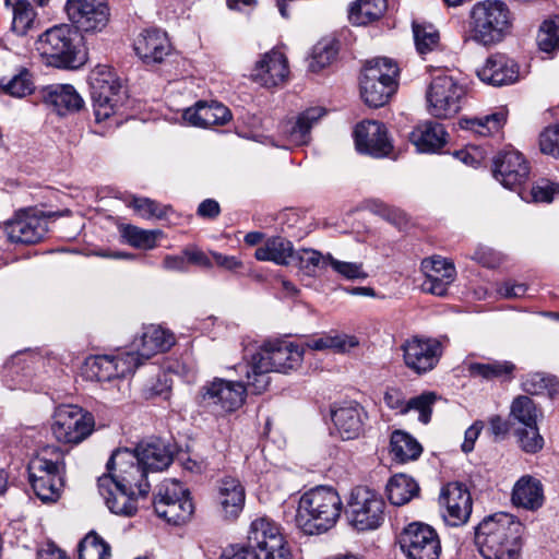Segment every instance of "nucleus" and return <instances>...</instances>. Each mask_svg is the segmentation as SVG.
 Returning <instances> with one entry per match:
<instances>
[{"instance_id": "obj_1", "label": "nucleus", "mask_w": 559, "mask_h": 559, "mask_svg": "<svg viewBox=\"0 0 559 559\" xmlns=\"http://www.w3.org/2000/svg\"><path fill=\"white\" fill-rule=\"evenodd\" d=\"M304 360V347L287 341L265 343L252 355L250 362L240 366L254 394H261L270 384L269 373L297 370Z\"/></svg>"}, {"instance_id": "obj_2", "label": "nucleus", "mask_w": 559, "mask_h": 559, "mask_svg": "<svg viewBox=\"0 0 559 559\" xmlns=\"http://www.w3.org/2000/svg\"><path fill=\"white\" fill-rule=\"evenodd\" d=\"M523 525L509 513L485 518L476 527L475 543L484 559H518Z\"/></svg>"}, {"instance_id": "obj_3", "label": "nucleus", "mask_w": 559, "mask_h": 559, "mask_svg": "<svg viewBox=\"0 0 559 559\" xmlns=\"http://www.w3.org/2000/svg\"><path fill=\"white\" fill-rule=\"evenodd\" d=\"M342 509V499L334 488L318 486L300 497L296 525L308 535L325 533L335 526Z\"/></svg>"}, {"instance_id": "obj_4", "label": "nucleus", "mask_w": 559, "mask_h": 559, "mask_svg": "<svg viewBox=\"0 0 559 559\" xmlns=\"http://www.w3.org/2000/svg\"><path fill=\"white\" fill-rule=\"evenodd\" d=\"M511 26L508 5L499 0L477 2L469 11L466 40L490 46L503 39Z\"/></svg>"}, {"instance_id": "obj_5", "label": "nucleus", "mask_w": 559, "mask_h": 559, "mask_svg": "<svg viewBox=\"0 0 559 559\" xmlns=\"http://www.w3.org/2000/svg\"><path fill=\"white\" fill-rule=\"evenodd\" d=\"M64 454L58 448H44L28 464L29 483L43 502H53L63 487Z\"/></svg>"}, {"instance_id": "obj_6", "label": "nucleus", "mask_w": 559, "mask_h": 559, "mask_svg": "<svg viewBox=\"0 0 559 559\" xmlns=\"http://www.w3.org/2000/svg\"><path fill=\"white\" fill-rule=\"evenodd\" d=\"M36 50L46 64L55 68L75 69L83 63L78 32L68 24L45 31L36 41Z\"/></svg>"}, {"instance_id": "obj_7", "label": "nucleus", "mask_w": 559, "mask_h": 559, "mask_svg": "<svg viewBox=\"0 0 559 559\" xmlns=\"http://www.w3.org/2000/svg\"><path fill=\"white\" fill-rule=\"evenodd\" d=\"M399 67L388 58L369 61L360 78V91L365 103L370 107L385 105L397 90Z\"/></svg>"}, {"instance_id": "obj_8", "label": "nucleus", "mask_w": 559, "mask_h": 559, "mask_svg": "<svg viewBox=\"0 0 559 559\" xmlns=\"http://www.w3.org/2000/svg\"><path fill=\"white\" fill-rule=\"evenodd\" d=\"M88 80L95 119L100 122L116 114L123 104L124 93L116 73L107 66H97Z\"/></svg>"}, {"instance_id": "obj_9", "label": "nucleus", "mask_w": 559, "mask_h": 559, "mask_svg": "<svg viewBox=\"0 0 559 559\" xmlns=\"http://www.w3.org/2000/svg\"><path fill=\"white\" fill-rule=\"evenodd\" d=\"M107 474L114 483L122 488L135 490L138 496L146 497L151 485L148 471L139 462L138 456L129 449H117L106 464Z\"/></svg>"}, {"instance_id": "obj_10", "label": "nucleus", "mask_w": 559, "mask_h": 559, "mask_svg": "<svg viewBox=\"0 0 559 559\" xmlns=\"http://www.w3.org/2000/svg\"><path fill=\"white\" fill-rule=\"evenodd\" d=\"M247 389L251 390L248 380L241 382L215 378L200 389L198 402L213 414L224 415L242 405Z\"/></svg>"}, {"instance_id": "obj_11", "label": "nucleus", "mask_w": 559, "mask_h": 559, "mask_svg": "<svg viewBox=\"0 0 559 559\" xmlns=\"http://www.w3.org/2000/svg\"><path fill=\"white\" fill-rule=\"evenodd\" d=\"M426 98L428 110L433 117L450 118L461 110L466 98V87L452 75H437L427 88Z\"/></svg>"}, {"instance_id": "obj_12", "label": "nucleus", "mask_w": 559, "mask_h": 559, "mask_svg": "<svg viewBox=\"0 0 559 559\" xmlns=\"http://www.w3.org/2000/svg\"><path fill=\"white\" fill-rule=\"evenodd\" d=\"M384 501L367 487H356L347 503V519L357 531L377 530L384 521Z\"/></svg>"}, {"instance_id": "obj_13", "label": "nucleus", "mask_w": 559, "mask_h": 559, "mask_svg": "<svg viewBox=\"0 0 559 559\" xmlns=\"http://www.w3.org/2000/svg\"><path fill=\"white\" fill-rule=\"evenodd\" d=\"M154 510L168 523L180 525L191 518L194 507L188 490L179 481L168 479L158 487Z\"/></svg>"}, {"instance_id": "obj_14", "label": "nucleus", "mask_w": 559, "mask_h": 559, "mask_svg": "<svg viewBox=\"0 0 559 559\" xmlns=\"http://www.w3.org/2000/svg\"><path fill=\"white\" fill-rule=\"evenodd\" d=\"M94 417L74 405H62L53 415L51 432L58 442L79 444L94 430Z\"/></svg>"}, {"instance_id": "obj_15", "label": "nucleus", "mask_w": 559, "mask_h": 559, "mask_svg": "<svg viewBox=\"0 0 559 559\" xmlns=\"http://www.w3.org/2000/svg\"><path fill=\"white\" fill-rule=\"evenodd\" d=\"M402 552L407 559H439L441 544L433 527L420 522L408 524L399 536Z\"/></svg>"}, {"instance_id": "obj_16", "label": "nucleus", "mask_w": 559, "mask_h": 559, "mask_svg": "<svg viewBox=\"0 0 559 559\" xmlns=\"http://www.w3.org/2000/svg\"><path fill=\"white\" fill-rule=\"evenodd\" d=\"M66 12L75 31L84 33L102 32L110 16L106 0H68Z\"/></svg>"}, {"instance_id": "obj_17", "label": "nucleus", "mask_w": 559, "mask_h": 559, "mask_svg": "<svg viewBox=\"0 0 559 559\" xmlns=\"http://www.w3.org/2000/svg\"><path fill=\"white\" fill-rule=\"evenodd\" d=\"M138 368V357L133 352H123L117 356L100 355L86 360L85 373L91 380L110 382L132 373Z\"/></svg>"}, {"instance_id": "obj_18", "label": "nucleus", "mask_w": 559, "mask_h": 559, "mask_svg": "<svg viewBox=\"0 0 559 559\" xmlns=\"http://www.w3.org/2000/svg\"><path fill=\"white\" fill-rule=\"evenodd\" d=\"M401 348L405 366L417 374L431 371L442 355L441 343L431 337L413 336Z\"/></svg>"}, {"instance_id": "obj_19", "label": "nucleus", "mask_w": 559, "mask_h": 559, "mask_svg": "<svg viewBox=\"0 0 559 559\" xmlns=\"http://www.w3.org/2000/svg\"><path fill=\"white\" fill-rule=\"evenodd\" d=\"M511 416L525 426L518 433L521 448L528 453L539 451L544 445V439L538 432V409L533 400L524 395L514 399L511 405Z\"/></svg>"}, {"instance_id": "obj_20", "label": "nucleus", "mask_w": 559, "mask_h": 559, "mask_svg": "<svg viewBox=\"0 0 559 559\" xmlns=\"http://www.w3.org/2000/svg\"><path fill=\"white\" fill-rule=\"evenodd\" d=\"M438 396L433 392H424L420 395L406 400L405 392L395 386L388 388L384 392V404L394 411L396 415H406L411 411L418 412V420L427 425L431 420L432 407Z\"/></svg>"}, {"instance_id": "obj_21", "label": "nucleus", "mask_w": 559, "mask_h": 559, "mask_svg": "<svg viewBox=\"0 0 559 559\" xmlns=\"http://www.w3.org/2000/svg\"><path fill=\"white\" fill-rule=\"evenodd\" d=\"M440 503L445 508L443 519L451 526L465 524L472 513V497L462 483H449L444 486Z\"/></svg>"}, {"instance_id": "obj_22", "label": "nucleus", "mask_w": 559, "mask_h": 559, "mask_svg": "<svg viewBox=\"0 0 559 559\" xmlns=\"http://www.w3.org/2000/svg\"><path fill=\"white\" fill-rule=\"evenodd\" d=\"M492 173L503 187L514 189L527 180L530 167L522 153L509 150L495 157Z\"/></svg>"}, {"instance_id": "obj_23", "label": "nucleus", "mask_w": 559, "mask_h": 559, "mask_svg": "<svg viewBox=\"0 0 559 559\" xmlns=\"http://www.w3.org/2000/svg\"><path fill=\"white\" fill-rule=\"evenodd\" d=\"M355 144L360 153L373 157L388 156L392 150L385 126L373 120L357 124L355 129Z\"/></svg>"}, {"instance_id": "obj_24", "label": "nucleus", "mask_w": 559, "mask_h": 559, "mask_svg": "<svg viewBox=\"0 0 559 559\" xmlns=\"http://www.w3.org/2000/svg\"><path fill=\"white\" fill-rule=\"evenodd\" d=\"M331 417L334 432L343 440H354L364 431L367 413L359 403L349 401L332 409Z\"/></svg>"}, {"instance_id": "obj_25", "label": "nucleus", "mask_w": 559, "mask_h": 559, "mask_svg": "<svg viewBox=\"0 0 559 559\" xmlns=\"http://www.w3.org/2000/svg\"><path fill=\"white\" fill-rule=\"evenodd\" d=\"M5 229L12 242L36 243L44 238L48 230L47 219L31 211H22L7 224Z\"/></svg>"}, {"instance_id": "obj_26", "label": "nucleus", "mask_w": 559, "mask_h": 559, "mask_svg": "<svg viewBox=\"0 0 559 559\" xmlns=\"http://www.w3.org/2000/svg\"><path fill=\"white\" fill-rule=\"evenodd\" d=\"M421 271L425 274L423 289L436 296H444L456 276L453 263L440 257L424 259Z\"/></svg>"}, {"instance_id": "obj_27", "label": "nucleus", "mask_w": 559, "mask_h": 559, "mask_svg": "<svg viewBox=\"0 0 559 559\" xmlns=\"http://www.w3.org/2000/svg\"><path fill=\"white\" fill-rule=\"evenodd\" d=\"M98 490L111 513L121 516H133L138 511V496L135 490L122 488L110 477L98 478Z\"/></svg>"}, {"instance_id": "obj_28", "label": "nucleus", "mask_w": 559, "mask_h": 559, "mask_svg": "<svg viewBox=\"0 0 559 559\" xmlns=\"http://www.w3.org/2000/svg\"><path fill=\"white\" fill-rule=\"evenodd\" d=\"M131 451L150 473L166 469L175 454L174 447L160 438L142 441Z\"/></svg>"}, {"instance_id": "obj_29", "label": "nucleus", "mask_w": 559, "mask_h": 559, "mask_svg": "<svg viewBox=\"0 0 559 559\" xmlns=\"http://www.w3.org/2000/svg\"><path fill=\"white\" fill-rule=\"evenodd\" d=\"M326 114L323 107H311L300 112L295 121H287L281 126V134L288 145L301 146L311 140V129Z\"/></svg>"}, {"instance_id": "obj_30", "label": "nucleus", "mask_w": 559, "mask_h": 559, "mask_svg": "<svg viewBox=\"0 0 559 559\" xmlns=\"http://www.w3.org/2000/svg\"><path fill=\"white\" fill-rule=\"evenodd\" d=\"M285 544L280 526L270 519L259 518L252 521L247 536V545L243 547L255 552L258 550L265 552L270 549H281V546Z\"/></svg>"}, {"instance_id": "obj_31", "label": "nucleus", "mask_w": 559, "mask_h": 559, "mask_svg": "<svg viewBox=\"0 0 559 559\" xmlns=\"http://www.w3.org/2000/svg\"><path fill=\"white\" fill-rule=\"evenodd\" d=\"M288 75L287 59L280 50H271L262 56L252 70V79L265 87L277 86Z\"/></svg>"}, {"instance_id": "obj_32", "label": "nucleus", "mask_w": 559, "mask_h": 559, "mask_svg": "<svg viewBox=\"0 0 559 559\" xmlns=\"http://www.w3.org/2000/svg\"><path fill=\"white\" fill-rule=\"evenodd\" d=\"M175 344L173 333L158 325H148L143 328V332L139 338L133 341L132 350L138 357V367L143 359H148L157 353L168 350Z\"/></svg>"}, {"instance_id": "obj_33", "label": "nucleus", "mask_w": 559, "mask_h": 559, "mask_svg": "<svg viewBox=\"0 0 559 559\" xmlns=\"http://www.w3.org/2000/svg\"><path fill=\"white\" fill-rule=\"evenodd\" d=\"M477 76L485 83L502 86L514 83L519 76L516 63L502 53L491 55L477 70Z\"/></svg>"}, {"instance_id": "obj_34", "label": "nucleus", "mask_w": 559, "mask_h": 559, "mask_svg": "<svg viewBox=\"0 0 559 559\" xmlns=\"http://www.w3.org/2000/svg\"><path fill=\"white\" fill-rule=\"evenodd\" d=\"M134 50L143 62L158 63L168 56L170 43L166 33L159 29H146L134 41Z\"/></svg>"}, {"instance_id": "obj_35", "label": "nucleus", "mask_w": 559, "mask_h": 559, "mask_svg": "<svg viewBox=\"0 0 559 559\" xmlns=\"http://www.w3.org/2000/svg\"><path fill=\"white\" fill-rule=\"evenodd\" d=\"M182 117L193 127L209 128L226 124L230 120L231 114L223 104L199 102L194 107L186 109Z\"/></svg>"}, {"instance_id": "obj_36", "label": "nucleus", "mask_w": 559, "mask_h": 559, "mask_svg": "<svg viewBox=\"0 0 559 559\" xmlns=\"http://www.w3.org/2000/svg\"><path fill=\"white\" fill-rule=\"evenodd\" d=\"M43 99L46 105L52 107L58 115L79 110L83 99L72 85L56 84L49 85L43 91Z\"/></svg>"}, {"instance_id": "obj_37", "label": "nucleus", "mask_w": 559, "mask_h": 559, "mask_svg": "<svg viewBox=\"0 0 559 559\" xmlns=\"http://www.w3.org/2000/svg\"><path fill=\"white\" fill-rule=\"evenodd\" d=\"M465 368L468 376L485 381H510L516 369L509 360L488 359L486 361H466Z\"/></svg>"}, {"instance_id": "obj_38", "label": "nucleus", "mask_w": 559, "mask_h": 559, "mask_svg": "<svg viewBox=\"0 0 559 559\" xmlns=\"http://www.w3.org/2000/svg\"><path fill=\"white\" fill-rule=\"evenodd\" d=\"M544 488L542 483L530 476H522L512 490V502L516 507L535 511L544 504Z\"/></svg>"}, {"instance_id": "obj_39", "label": "nucleus", "mask_w": 559, "mask_h": 559, "mask_svg": "<svg viewBox=\"0 0 559 559\" xmlns=\"http://www.w3.org/2000/svg\"><path fill=\"white\" fill-rule=\"evenodd\" d=\"M218 501L225 519H236L245 506V489L234 477H225L218 487Z\"/></svg>"}, {"instance_id": "obj_40", "label": "nucleus", "mask_w": 559, "mask_h": 559, "mask_svg": "<svg viewBox=\"0 0 559 559\" xmlns=\"http://www.w3.org/2000/svg\"><path fill=\"white\" fill-rule=\"evenodd\" d=\"M447 135L441 123L427 121L413 130L411 141L419 152L430 153L437 152L445 144Z\"/></svg>"}, {"instance_id": "obj_41", "label": "nucleus", "mask_w": 559, "mask_h": 559, "mask_svg": "<svg viewBox=\"0 0 559 559\" xmlns=\"http://www.w3.org/2000/svg\"><path fill=\"white\" fill-rule=\"evenodd\" d=\"M358 345L359 340L355 335L330 332L307 340L302 345H300V347H304V352L306 349L317 352L333 350L337 354H345Z\"/></svg>"}, {"instance_id": "obj_42", "label": "nucleus", "mask_w": 559, "mask_h": 559, "mask_svg": "<svg viewBox=\"0 0 559 559\" xmlns=\"http://www.w3.org/2000/svg\"><path fill=\"white\" fill-rule=\"evenodd\" d=\"M294 254L293 242L276 236L269 238L261 247L257 248L254 258L258 261H271L277 265H288Z\"/></svg>"}, {"instance_id": "obj_43", "label": "nucleus", "mask_w": 559, "mask_h": 559, "mask_svg": "<svg viewBox=\"0 0 559 559\" xmlns=\"http://www.w3.org/2000/svg\"><path fill=\"white\" fill-rule=\"evenodd\" d=\"M391 454L400 463L417 460L421 452V444L408 432L395 430L390 440Z\"/></svg>"}, {"instance_id": "obj_44", "label": "nucleus", "mask_w": 559, "mask_h": 559, "mask_svg": "<svg viewBox=\"0 0 559 559\" xmlns=\"http://www.w3.org/2000/svg\"><path fill=\"white\" fill-rule=\"evenodd\" d=\"M507 121V112L500 109L491 115L475 118H461L460 127L478 135L487 136L498 132Z\"/></svg>"}, {"instance_id": "obj_45", "label": "nucleus", "mask_w": 559, "mask_h": 559, "mask_svg": "<svg viewBox=\"0 0 559 559\" xmlns=\"http://www.w3.org/2000/svg\"><path fill=\"white\" fill-rule=\"evenodd\" d=\"M419 492V486L409 476L397 474L390 478L386 485V496L394 506H403Z\"/></svg>"}, {"instance_id": "obj_46", "label": "nucleus", "mask_w": 559, "mask_h": 559, "mask_svg": "<svg viewBox=\"0 0 559 559\" xmlns=\"http://www.w3.org/2000/svg\"><path fill=\"white\" fill-rule=\"evenodd\" d=\"M386 10V0H358L348 13L349 21L355 25H367L379 20Z\"/></svg>"}, {"instance_id": "obj_47", "label": "nucleus", "mask_w": 559, "mask_h": 559, "mask_svg": "<svg viewBox=\"0 0 559 559\" xmlns=\"http://www.w3.org/2000/svg\"><path fill=\"white\" fill-rule=\"evenodd\" d=\"M120 233L127 243L143 250L154 249L157 240L163 236L160 229H143L130 224L121 226Z\"/></svg>"}, {"instance_id": "obj_48", "label": "nucleus", "mask_w": 559, "mask_h": 559, "mask_svg": "<svg viewBox=\"0 0 559 559\" xmlns=\"http://www.w3.org/2000/svg\"><path fill=\"white\" fill-rule=\"evenodd\" d=\"M8 7L12 8L13 20L12 31L23 36L32 27L36 13L29 0H4Z\"/></svg>"}, {"instance_id": "obj_49", "label": "nucleus", "mask_w": 559, "mask_h": 559, "mask_svg": "<svg viewBox=\"0 0 559 559\" xmlns=\"http://www.w3.org/2000/svg\"><path fill=\"white\" fill-rule=\"evenodd\" d=\"M79 559H111L110 546L98 534L90 532L79 544Z\"/></svg>"}, {"instance_id": "obj_50", "label": "nucleus", "mask_w": 559, "mask_h": 559, "mask_svg": "<svg viewBox=\"0 0 559 559\" xmlns=\"http://www.w3.org/2000/svg\"><path fill=\"white\" fill-rule=\"evenodd\" d=\"M0 87L5 94L22 98L34 91V82L29 71L27 69H21L19 73L12 78H2L0 80Z\"/></svg>"}, {"instance_id": "obj_51", "label": "nucleus", "mask_w": 559, "mask_h": 559, "mask_svg": "<svg viewBox=\"0 0 559 559\" xmlns=\"http://www.w3.org/2000/svg\"><path fill=\"white\" fill-rule=\"evenodd\" d=\"M294 258L298 261V266L306 275L314 276L318 269H324L329 265L328 253L311 248H301L295 251Z\"/></svg>"}, {"instance_id": "obj_52", "label": "nucleus", "mask_w": 559, "mask_h": 559, "mask_svg": "<svg viewBox=\"0 0 559 559\" xmlns=\"http://www.w3.org/2000/svg\"><path fill=\"white\" fill-rule=\"evenodd\" d=\"M413 33L416 49L420 55H426L438 47L439 32L435 26L414 23Z\"/></svg>"}, {"instance_id": "obj_53", "label": "nucleus", "mask_w": 559, "mask_h": 559, "mask_svg": "<svg viewBox=\"0 0 559 559\" xmlns=\"http://www.w3.org/2000/svg\"><path fill=\"white\" fill-rule=\"evenodd\" d=\"M537 40L543 51L550 52L559 48V16L542 24Z\"/></svg>"}, {"instance_id": "obj_54", "label": "nucleus", "mask_w": 559, "mask_h": 559, "mask_svg": "<svg viewBox=\"0 0 559 559\" xmlns=\"http://www.w3.org/2000/svg\"><path fill=\"white\" fill-rule=\"evenodd\" d=\"M326 259H329L331 269L346 280L355 281L366 280L368 277V273L365 272L362 263L341 261L333 258L331 253H328Z\"/></svg>"}, {"instance_id": "obj_55", "label": "nucleus", "mask_w": 559, "mask_h": 559, "mask_svg": "<svg viewBox=\"0 0 559 559\" xmlns=\"http://www.w3.org/2000/svg\"><path fill=\"white\" fill-rule=\"evenodd\" d=\"M132 207L145 218H163L167 214L168 206L160 205L154 200L148 198H133L131 201Z\"/></svg>"}, {"instance_id": "obj_56", "label": "nucleus", "mask_w": 559, "mask_h": 559, "mask_svg": "<svg viewBox=\"0 0 559 559\" xmlns=\"http://www.w3.org/2000/svg\"><path fill=\"white\" fill-rule=\"evenodd\" d=\"M554 383V378L542 372L528 373L523 383V390L532 395L543 394Z\"/></svg>"}, {"instance_id": "obj_57", "label": "nucleus", "mask_w": 559, "mask_h": 559, "mask_svg": "<svg viewBox=\"0 0 559 559\" xmlns=\"http://www.w3.org/2000/svg\"><path fill=\"white\" fill-rule=\"evenodd\" d=\"M539 146L544 154L559 157V123L544 130L539 136Z\"/></svg>"}, {"instance_id": "obj_58", "label": "nucleus", "mask_w": 559, "mask_h": 559, "mask_svg": "<svg viewBox=\"0 0 559 559\" xmlns=\"http://www.w3.org/2000/svg\"><path fill=\"white\" fill-rule=\"evenodd\" d=\"M336 49L332 45H317L313 49L310 68L312 71L323 69L332 62L336 57Z\"/></svg>"}, {"instance_id": "obj_59", "label": "nucleus", "mask_w": 559, "mask_h": 559, "mask_svg": "<svg viewBox=\"0 0 559 559\" xmlns=\"http://www.w3.org/2000/svg\"><path fill=\"white\" fill-rule=\"evenodd\" d=\"M373 212L395 226H403L406 222L405 213L394 206L382 202H374Z\"/></svg>"}, {"instance_id": "obj_60", "label": "nucleus", "mask_w": 559, "mask_h": 559, "mask_svg": "<svg viewBox=\"0 0 559 559\" xmlns=\"http://www.w3.org/2000/svg\"><path fill=\"white\" fill-rule=\"evenodd\" d=\"M559 192V185L542 180L533 186L530 194L535 202H551L556 193Z\"/></svg>"}, {"instance_id": "obj_61", "label": "nucleus", "mask_w": 559, "mask_h": 559, "mask_svg": "<svg viewBox=\"0 0 559 559\" xmlns=\"http://www.w3.org/2000/svg\"><path fill=\"white\" fill-rule=\"evenodd\" d=\"M473 259L486 267H497L502 263L503 255L491 248L480 246L475 250Z\"/></svg>"}, {"instance_id": "obj_62", "label": "nucleus", "mask_w": 559, "mask_h": 559, "mask_svg": "<svg viewBox=\"0 0 559 559\" xmlns=\"http://www.w3.org/2000/svg\"><path fill=\"white\" fill-rule=\"evenodd\" d=\"M483 428H484V423L480 420H476L471 427H468L465 430L464 441L461 445L462 451L464 453H469L474 450L475 442L478 439Z\"/></svg>"}, {"instance_id": "obj_63", "label": "nucleus", "mask_w": 559, "mask_h": 559, "mask_svg": "<svg viewBox=\"0 0 559 559\" xmlns=\"http://www.w3.org/2000/svg\"><path fill=\"white\" fill-rule=\"evenodd\" d=\"M527 286L523 283L504 282L498 288V293L504 298H520L525 295Z\"/></svg>"}, {"instance_id": "obj_64", "label": "nucleus", "mask_w": 559, "mask_h": 559, "mask_svg": "<svg viewBox=\"0 0 559 559\" xmlns=\"http://www.w3.org/2000/svg\"><path fill=\"white\" fill-rule=\"evenodd\" d=\"M37 559H69L63 550L52 543H46L37 550Z\"/></svg>"}]
</instances>
